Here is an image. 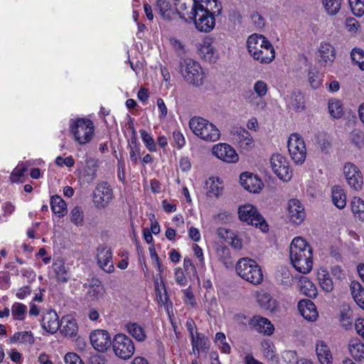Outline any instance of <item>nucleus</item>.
<instances>
[{"label":"nucleus","instance_id":"nucleus-15","mask_svg":"<svg viewBox=\"0 0 364 364\" xmlns=\"http://www.w3.org/2000/svg\"><path fill=\"white\" fill-rule=\"evenodd\" d=\"M90 340L92 347L99 352H106L112 341L108 331L102 329H97L92 331L90 335Z\"/></svg>","mask_w":364,"mask_h":364},{"label":"nucleus","instance_id":"nucleus-20","mask_svg":"<svg viewBox=\"0 0 364 364\" xmlns=\"http://www.w3.org/2000/svg\"><path fill=\"white\" fill-rule=\"evenodd\" d=\"M240 181L242 186L250 193H259L263 187L261 179L251 173L244 172L241 173Z\"/></svg>","mask_w":364,"mask_h":364},{"label":"nucleus","instance_id":"nucleus-50","mask_svg":"<svg viewBox=\"0 0 364 364\" xmlns=\"http://www.w3.org/2000/svg\"><path fill=\"white\" fill-rule=\"evenodd\" d=\"M308 81L310 86L314 89H317L321 85L319 73L316 68H311L309 69Z\"/></svg>","mask_w":364,"mask_h":364},{"label":"nucleus","instance_id":"nucleus-30","mask_svg":"<svg viewBox=\"0 0 364 364\" xmlns=\"http://www.w3.org/2000/svg\"><path fill=\"white\" fill-rule=\"evenodd\" d=\"M257 301L259 306L266 310L272 312L277 308L276 300H274L269 293L261 291L257 294Z\"/></svg>","mask_w":364,"mask_h":364},{"label":"nucleus","instance_id":"nucleus-23","mask_svg":"<svg viewBox=\"0 0 364 364\" xmlns=\"http://www.w3.org/2000/svg\"><path fill=\"white\" fill-rule=\"evenodd\" d=\"M200 56L209 63H215L218 59V53L209 38H205L198 47Z\"/></svg>","mask_w":364,"mask_h":364},{"label":"nucleus","instance_id":"nucleus-46","mask_svg":"<svg viewBox=\"0 0 364 364\" xmlns=\"http://www.w3.org/2000/svg\"><path fill=\"white\" fill-rule=\"evenodd\" d=\"M70 221L76 226H82L84 223V213L81 207L75 206L70 213Z\"/></svg>","mask_w":364,"mask_h":364},{"label":"nucleus","instance_id":"nucleus-2","mask_svg":"<svg viewBox=\"0 0 364 364\" xmlns=\"http://www.w3.org/2000/svg\"><path fill=\"white\" fill-rule=\"evenodd\" d=\"M247 48L250 56L259 63L269 64L275 58L274 47L263 35H250L247 41Z\"/></svg>","mask_w":364,"mask_h":364},{"label":"nucleus","instance_id":"nucleus-38","mask_svg":"<svg viewBox=\"0 0 364 364\" xmlns=\"http://www.w3.org/2000/svg\"><path fill=\"white\" fill-rule=\"evenodd\" d=\"M328 109L333 119H341L343 116V106L341 101L338 99L332 98L328 100Z\"/></svg>","mask_w":364,"mask_h":364},{"label":"nucleus","instance_id":"nucleus-47","mask_svg":"<svg viewBox=\"0 0 364 364\" xmlns=\"http://www.w3.org/2000/svg\"><path fill=\"white\" fill-rule=\"evenodd\" d=\"M98 168V160L95 158L87 157L85 159V168L87 175L92 180L96 177V172Z\"/></svg>","mask_w":364,"mask_h":364},{"label":"nucleus","instance_id":"nucleus-51","mask_svg":"<svg viewBox=\"0 0 364 364\" xmlns=\"http://www.w3.org/2000/svg\"><path fill=\"white\" fill-rule=\"evenodd\" d=\"M352 61L357 65L359 68L364 70V51L358 48H355L350 53Z\"/></svg>","mask_w":364,"mask_h":364},{"label":"nucleus","instance_id":"nucleus-1","mask_svg":"<svg viewBox=\"0 0 364 364\" xmlns=\"http://www.w3.org/2000/svg\"><path fill=\"white\" fill-rule=\"evenodd\" d=\"M290 260L296 271L302 274L309 273L313 267V250L302 237L293 239L289 247Z\"/></svg>","mask_w":364,"mask_h":364},{"label":"nucleus","instance_id":"nucleus-63","mask_svg":"<svg viewBox=\"0 0 364 364\" xmlns=\"http://www.w3.org/2000/svg\"><path fill=\"white\" fill-rule=\"evenodd\" d=\"M173 139L178 149H181L186 144L185 137L179 131H174L173 132Z\"/></svg>","mask_w":364,"mask_h":364},{"label":"nucleus","instance_id":"nucleus-53","mask_svg":"<svg viewBox=\"0 0 364 364\" xmlns=\"http://www.w3.org/2000/svg\"><path fill=\"white\" fill-rule=\"evenodd\" d=\"M277 278L282 284L290 286L292 282V275L290 270L287 267H282L277 273Z\"/></svg>","mask_w":364,"mask_h":364},{"label":"nucleus","instance_id":"nucleus-55","mask_svg":"<svg viewBox=\"0 0 364 364\" xmlns=\"http://www.w3.org/2000/svg\"><path fill=\"white\" fill-rule=\"evenodd\" d=\"M141 139L149 151H156V143L153 137L144 129L140 130Z\"/></svg>","mask_w":364,"mask_h":364},{"label":"nucleus","instance_id":"nucleus-24","mask_svg":"<svg viewBox=\"0 0 364 364\" xmlns=\"http://www.w3.org/2000/svg\"><path fill=\"white\" fill-rule=\"evenodd\" d=\"M42 327L48 333H55L60 328L59 318L55 311L50 310L43 314Z\"/></svg>","mask_w":364,"mask_h":364},{"label":"nucleus","instance_id":"nucleus-27","mask_svg":"<svg viewBox=\"0 0 364 364\" xmlns=\"http://www.w3.org/2000/svg\"><path fill=\"white\" fill-rule=\"evenodd\" d=\"M59 329L65 336H73L77 334L78 326L75 318L65 316L61 319Z\"/></svg>","mask_w":364,"mask_h":364},{"label":"nucleus","instance_id":"nucleus-40","mask_svg":"<svg viewBox=\"0 0 364 364\" xmlns=\"http://www.w3.org/2000/svg\"><path fill=\"white\" fill-rule=\"evenodd\" d=\"M128 333L136 341L142 342L146 340V335L144 328L136 323H128L125 326Z\"/></svg>","mask_w":364,"mask_h":364},{"label":"nucleus","instance_id":"nucleus-41","mask_svg":"<svg viewBox=\"0 0 364 364\" xmlns=\"http://www.w3.org/2000/svg\"><path fill=\"white\" fill-rule=\"evenodd\" d=\"M53 268L58 282L65 283L68 281L70 274L62 261H56L54 262Z\"/></svg>","mask_w":364,"mask_h":364},{"label":"nucleus","instance_id":"nucleus-33","mask_svg":"<svg viewBox=\"0 0 364 364\" xmlns=\"http://www.w3.org/2000/svg\"><path fill=\"white\" fill-rule=\"evenodd\" d=\"M332 202L338 209H343L346 205V195L344 190L338 186H334L331 190Z\"/></svg>","mask_w":364,"mask_h":364},{"label":"nucleus","instance_id":"nucleus-26","mask_svg":"<svg viewBox=\"0 0 364 364\" xmlns=\"http://www.w3.org/2000/svg\"><path fill=\"white\" fill-rule=\"evenodd\" d=\"M318 53L319 62L325 65L331 63L336 58L334 48L331 44L326 42L320 44Z\"/></svg>","mask_w":364,"mask_h":364},{"label":"nucleus","instance_id":"nucleus-43","mask_svg":"<svg viewBox=\"0 0 364 364\" xmlns=\"http://www.w3.org/2000/svg\"><path fill=\"white\" fill-rule=\"evenodd\" d=\"M289 105L296 112H301L304 109V97L299 91H294L291 94Z\"/></svg>","mask_w":364,"mask_h":364},{"label":"nucleus","instance_id":"nucleus-4","mask_svg":"<svg viewBox=\"0 0 364 364\" xmlns=\"http://www.w3.org/2000/svg\"><path fill=\"white\" fill-rule=\"evenodd\" d=\"M235 270L241 278L252 284L257 285L263 281L261 267L250 258H240L236 264Z\"/></svg>","mask_w":364,"mask_h":364},{"label":"nucleus","instance_id":"nucleus-21","mask_svg":"<svg viewBox=\"0 0 364 364\" xmlns=\"http://www.w3.org/2000/svg\"><path fill=\"white\" fill-rule=\"evenodd\" d=\"M249 326L259 333L270 336L274 333V326L267 318L254 316L248 320Z\"/></svg>","mask_w":364,"mask_h":364},{"label":"nucleus","instance_id":"nucleus-56","mask_svg":"<svg viewBox=\"0 0 364 364\" xmlns=\"http://www.w3.org/2000/svg\"><path fill=\"white\" fill-rule=\"evenodd\" d=\"M248 102L257 110H262L266 107V102L264 97H259L255 94L252 93L247 98Z\"/></svg>","mask_w":364,"mask_h":364},{"label":"nucleus","instance_id":"nucleus-29","mask_svg":"<svg viewBox=\"0 0 364 364\" xmlns=\"http://www.w3.org/2000/svg\"><path fill=\"white\" fill-rule=\"evenodd\" d=\"M316 351L321 364H332L333 357L330 348L322 341L317 342Z\"/></svg>","mask_w":364,"mask_h":364},{"label":"nucleus","instance_id":"nucleus-5","mask_svg":"<svg viewBox=\"0 0 364 364\" xmlns=\"http://www.w3.org/2000/svg\"><path fill=\"white\" fill-rule=\"evenodd\" d=\"M179 71L187 82L196 86H200L203 83L205 75L203 69L193 59H183L180 63Z\"/></svg>","mask_w":364,"mask_h":364},{"label":"nucleus","instance_id":"nucleus-62","mask_svg":"<svg viewBox=\"0 0 364 364\" xmlns=\"http://www.w3.org/2000/svg\"><path fill=\"white\" fill-rule=\"evenodd\" d=\"M55 164L60 166L65 165L67 167H72L74 166L75 161L72 156H68L65 159L61 156H58L55 159Z\"/></svg>","mask_w":364,"mask_h":364},{"label":"nucleus","instance_id":"nucleus-44","mask_svg":"<svg viewBox=\"0 0 364 364\" xmlns=\"http://www.w3.org/2000/svg\"><path fill=\"white\" fill-rule=\"evenodd\" d=\"M351 210L355 217L364 220V201L358 197H354L351 201Z\"/></svg>","mask_w":364,"mask_h":364},{"label":"nucleus","instance_id":"nucleus-45","mask_svg":"<svg viewBox=\"0 0 364 364\" xmlns=\"http://www.w3.org/2000/svg\"><path fill=\"white\" fill-rule=\"evenodd\" d=\"M11 312L14 320L23 321L27 312V306L21 303L15 302L11 306Z\"/></svg>","mask_w":364,"mask_h":364},{"label":"nucleus","instance_id":"nucleus-8","mask_svg":"<svg viewBox=\"0 0 364 364\" xmlns=\"http://www.w3.org/2000/svg\"><path fill=\"white\" fill-rule=\"evenodd\" d=\"M238 214L240 219L247 224L259 228L262 232L268 230V225L266 221L253 205L247 204L240 207Z\"/></svg>","mask_w":364,"mask_h":364},{"label":"nucleus","instance_id":"nucleus-6","mask_svg":"<svg viewBox=\"0 0 364 364\" xmlns=\"http://www.w3.org/2000/svg\"><path fill=\"white\" fill-rule=\"evenodd\" d=\"M70 129L74 139L79 144H86L92 139L94 125L90 119H77L70 123Z\"/></svg>","mask_w":364,"mask_h":364},{"label":"nucleus","instance_id":"nucleus-22","mask_svg":"<svg viewBox=\"0 0 364 364\" xmlns=\"http://www.w3.org/2000/svg\"><path fill=\"white\" fill-rule=\"evenodd\" d=\"M155 9L166 21H171L176 16L174 3L172 4L170 0H156Z\"/></svg>","mask_w":364,"mask_h":364},{"label":"nucleus","instance_id":"nucleus-58","mask_svg":"<svg viewBox=\"0 0 364 364\" xmlns=\"http://www.w3.org/2000/svg\"><path fill=\"white\" fill-rule=\"evenodd\" d=\"M253 94L264 97L268 91L267 84L263 80H257L253 85Z\"/></svg>","mask_w":364,"mask_h":364},{"label":"nucleus","instance_id":"nucleus-57","mask_svg":"<svg viewBox=\"0 0 364 364\" xmlns=\"http://www.w3.org/2000/svg\"><path fill=\"white\" fill-rule=\"evenodd\" d=\"M353 14L356 16L364 14V0H348Z\"/></svg>","mask_w":364,"mask_h":364},{"label":"nucleus","instance_id":"nucleus-64","mask_svg":"<svg viewBox=\"0 0 364 364\" xmlns=\"http://www.w3.org/2000/svg\"><path fill=\"white\" fill-rule=\"evenodd\" d=\"M9 274L6 272H0V289H6L9 286Z\"/></svg>","mask_w":364,"mask_h":364},{"label":"nucleus","instance_id":"nucleus-39","mask_svg":"<svg viewBox=\"0 0 364 364\" xmlns=\"http://www.w3.org/2000/svg\"><path fill=\"white\" fill-rule=\"evenodd\" d=\"M207 193L210 197H218L221 195L223 186L218 178L211 177L205 183Z\"/></svg>","mask_w":364,"mask_h":364},{"label":"nucleus","instance_id":"nucleus-10","mask_svg":"<svg viewBox=\"0 0 364 364\" xmlns=\"http://www.w3.org/2000/svg\"><path fill=\"white\" fill-rule=\"evenodd\" d=\"M194 24L196 29L200 32L209 33L215 26V18L208 11H205L202 4L193 14Z\"/></svg>","mask_w":364,"mask_h":364},{"label":"nucleus","instance_id":"nucleus-48","mask_svg":"<svg viewBox=\"0 0 364 364\" xmlns=\"http://www.w3.org/2000/svg\"><path fill=\"white\" fill-rule=\"evenodd\" d=\"M322 2L329 15H336L341 9V0H322Z\"/></svg>","mask_w":364,"mask_h":364},{"label":"nucleus","instance_id":"nucleus-60","mask_svg":"<svg viewBox=\"0 0 364 364\" xmlns=\"http://www.w3.org/2000/svg\"><path fill=\"white\" fill-rule=\"evenodd\" d=\"M183 294V302L186 304L190 305L191 306H195L196 305V301L193 295V293L190 287L182 290Z\"/></svg>","mask_w":364,"mask_h":364},{"label":"nucleus","instance_id":"nucleus-18","mask_svg":"<svg viewBox=\"0 0 364 364\" xmlns=\"http://www.w3.org/2000/svg\"><path fill=\"white\" fill-rule=\"evenodd\" d=\"M232 138L240 148L245 151H250L255 147V141L250 132L244 128L235 129L231 132Z\"/></svg>","mask_w":364,"mask_h":364},{"label":"nucleus","instance_id":"nucleus-11","mask_svg":"<svg viewBox=\"0 0 364 364\" xmlns=\"http://www.w3.org/2000/svg\"><path fill=\"white\" fill-rule=\"evenodd\" d=\"M113 199V191L106 181L97 183L93 192V202L97 208H104Z\"/></svg>","mask_w":364,"mask_h":364},{"label":"nucleus","instance_id":"nucleus-25","mask_svg":"<svg viewBox=\"0 0 364 364\" xmlns=\"http://www.w3.org/2000/svg\"><path fill=\"white\" fill-rule=\"evenodd\" d=\"M298 309L302 316L310 321H315L318 316L315 304L309 299L301 300L298 304Z\"/></svg>","mask_w":364,"mask_h":364},{"label":"nucleus","instance_id":"nucleus-13","mask_svg":"<svg viewBox=\"0 0 364 364\" xmlns=\"http://www.w3.org/2000/svg\"><path fill=\"white\" fill-rule=\"evenodd\" d=\"M270 164L274 173L283 181H289L292 177L287 159L281 154H273Z\"/></svg>","mask_w":364,"mask_h":364},{"label":"nucleus","instance_id":"nucleus-59","mask_svg":"<svg viewBox=\"0 0 364 364\" xmlns=\"http://www.w3.org/2000/svg\"><path fill=\"white\" fill-rule=\"evenodd\" d=\"M27 171V168L23 164L18 165L12 171L11 178L13 182H17Z\"/></svg>","mask_w":364,"mask_h":364},{"label":"nucleus","instance_id":"nucleus-54","mask_svg":"<svg viewBox=\"0 0 364 364\" xmlns=\"http://www.w3.org/2000/svg\"><path fill=\"white\" fill-rule=\"evenodd\" d=\"M215 342L220 349L221 352L229 354L231 351L230 345L226 341V337L225 333L222 332H218L215 334Z\"/></svg>","mask_w":364,"mask_h":364},{"label":"nucleus","instance_id":"nucleus-28","mask_svg":"<svg viewBox=\"0 0 364 364\" xmlns=\"http://www.w3.org/2000/svg\"><path fill=\"white\" fill-rule=\"evenodd\" d=\"M105 292V287L98 279H93L86 293L87 299L96 301L102 298Z\"/></svg>","mask_w":364,"mask_h":364},{"label":"nucleus","instance_id":"nucleus-3","mask_svg":"<svg viewBox=\"0 0 364 364\" xmlns=\"http://www.w3.org/2000/svg\"><path fill=\"white\" fill-rule=\"evenodd\" d=\"M188 124L193 133L205 141L214 142L220 139L219 129L215 124L203 117H192Z\"/></svg>","mask_w":364,"mask_h":364},{"label":"nucleus","instance_id":"nucleus-35","mask_svg":"<svg viewBox=\"0 0 364 364\" xmlns=\"http://www.w3.org/2000/svg\"><path fill=\"white\" fill-rule=\"evenodd\" d=\"M350 355L357 361H364V344L357 338L350 340L348 345Z\"/></svg>","mask_w":364,"mask_h":364},{"label":"nucleus","instance_id":"nucleus-7","mask_svg":"<svg viewBox=\"0 0 364 364\" xmlns=\"http://www.w3.org/2000/svg\"><path fill=\"white\" fill-rule=\"evenodd\" d=\"M114 354L123 360L129 359L134 353L135 346L133 341L123 333L117 334L112 341Z\"/></svg>","mask_w":364,"mask_h":364},{"label":"nucleus","instance_id":"nucleus-37","mask_svg":"<svg viewBox=\"0 0 364 364\" xmlns=\"http://www.w3.org/2000/svg\"><path fill=\"white\" fill-rule=\"evenodd\" d=\"M50 208L54 214L59 217L63 216L67 211L65 201L59 196L55 195L50 198Z\"/></svg>","mask_w":364,"mask_h":364},{"label":"nucleus","instance_id":"nucleus-61","mask_svg":"<svg viewBox=\"0 0 364 364\" xmlns=\"http://www.w3.org/2000/svg\"><path fill=\"white\" fill-rule=\"evenodd\" d=\"M176 282L181 287H184L187 284V279L184 276L183 270L178 267L175 269L174 272Z\"/></svg>","mask_w":364,"mask_h":364},{"label":"nucleus","instance_id":"nucleus-12","mask_svg":"<svg viewBox=\"0 0 364 364\" xmlns=\"http://www.w3.org/2000/svg\"><path fill=\"white\" fill-rule=\"evenodd\" d=\"M176 15L188 21L194 18L193 14L200 6L203 0H173Z\"/></svg>","mask_w":364,"mask_h":364},{"label":"nucleus","instance_id":"nucleus-31","mask_svg":"<svg viewBox=\"0 0 364 364\" xmlns=\"http://www.w3.org/2000/svg\"><path fill=\"white\" fill-rule=\"evenodd\" d=\"M299 289L301 293L309 296L316 297L317 289L315 285L306 277H301L299 281Z\"/></svg>","mask_w":364,"mask_h":364},{"label":"nucleus","instance_id":"nucleus-14","mask_svg":"<svg viewBox=\"0 0 364 364\" xmlns=\"http://www.w3.org/2000/svg\"><path fill=\"white\" fill-rule=\"evenodd\" d=\"M345 179L348 185L355 191L362 189L363 179L361 172L354 164L348 162L345 164L343 168Z\"/></svg>","mask_w":364,"mask_h":364},{"label":"nucleus","instance_id":"nucleus-32","mask_svg":"<svg viewBox=\"0 0 364 364\" xmlns=\"http://www.w3.org/2000/svg\"><path fill=\"white\" fill-rule=\"evenodd\" d=\"M350 289L354 301L364 310V288L358 282L353 281L350 283Z\"/></svg>","mask_w":364,"mask_h":364},{"label":"nucleus","instance_id":"nucleus-16","mask_svg":"<svg viewBox=\"0 0 364 364\" xmlns=\"http://www.w3.org/2000/svg\"><path fill=\"white\" fill-rule=\"evenodd\" d=\"M212 152L218 159L227 163H235L239 159L235 150L230 145L225 143L215 145Z\"/></svg>","mask_w":364,"mask_h":364},{"label":"nucleus","instance_id":"nucleus-52","mask_svg":"<svg viewBox=\"0 0 364 364\" xmlns=\"http://www.w3.org/2000/svg\"><path fill=\"white\" fill-rule=\"evenodd\" d=\"M205 7L204 6L205 11H208L213 16H216L220 14L222 10V6L218 0H205Z\"/></svg>","mask_w":364,"mask_h":364},{"label":"nucleus","instance_id":"nucleus-42","mask_svg":"<svg viewBox=\"0 0 364 364\" xmlns=\"http://www.w3.org/2000/svg\"><path fill=\"white\" fill-rule=\"evenodd\" d=\"M11 343H20L23 344H33L35 341L31 331H21L15 333L10 338Z\"/></svg>","mask_w":364,"mask_h":364},{"label":"nucleus","instance_id":"nucleus-9","mask_svg":"<svg viewBox=\"0 0 364 364\" xmlns=\"http://www.w3.org/2000/svg\"><path fill=\"white\" fill-rule=\"evenodd\" d=\"M289 154L297 164H302L306 156V149L304 139L297 133L291 134L288 140Z\"/></svg>","mask_w":364,"mask_h":364},{"label":"nucleus","instance_id":"nucleus-19","mask_svg":"<svg viewBox=\"0 0 364 364\" xmlns=\"http://www.w3.org/2000/svg\"><path fill=\"white\" fill-rule=\"evenodd\" d=\"M288 218L296 225L302 223L306 218V212L302 203L297 199H291L288 202Z\"/></svg>","mask_w":364,"mask_h":364},{"label":"nucleus","instance_id":"nucleus-49","mask_svg":"<svg viewBox=\"0 0 364 364\" xmlns=\"http://www.w3.org/2000/svg\"><path fill=\"white\" fill-rule=\"evenodd\" d=\"M155 291L159 303L165 305L168 300V297L163 282L159 283L158 281L155 282Z\"/></svg>","mask_w":364,"mask_h":364},{"label":"nucleus","instance_id":"nucleus-34","mask_svg":"<svg viewBox=\"0 0 364 364\" xmlns=\"http://www.w3.org/2000/svg\"><path fill=\"white\" fill-rule=\"evenodd\" d=\"M317 278L321 289L326 292H331L333 289V283L328 271L320 268L317 272Z\"/></svg>","mask_w":364,"mask_h":364},{"label":"nucleus","instance_id":"nucleus-36","mask_svg":"<svg viewBox=\"0 0 364 364\" xmlns=\"http://www.w3.org/2000/svg\"><path fill=\"white\" fill-rule=\"evenodd\" d=\"M193 353L197 357L199 356L200 350L206 348L207 338L200 333L196 332L195 335L191 336Z\"/></svg>","mask_w":364,"mask_h":364},{"label":"nucleus","instance_id":"nucleus-17","mask_svg":"<svg viewBox=\"0 0 364 364\" xmlns=\"http://www.w3.org/2000/svg\"><path fill=\"white\" fill-rule=\"evenodd\" d=\"M97 264L101 269L107 273H112L114 270L112 261V252L109 247L100 245L97 249Z\"/></svg>","mask_w":364,"mask_h":364}]
</instances>
